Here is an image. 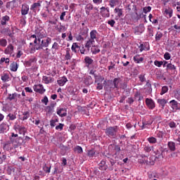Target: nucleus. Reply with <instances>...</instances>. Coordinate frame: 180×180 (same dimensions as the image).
<instances>
[{"label": "nucleus", "mask_w": 180, "mask_h": 180, "mask_svg": "<svg viewBox=\"0 0 180 180\" xmlns=\"http://www.w3.org/2000/svg\"><path fill=\"white\" fill-rule=\"evenodd\" d=\"M51 43V38L50 37L41 39L40 37H37V39H34V47L31 49V51H35V50H43V49L49 47Z\"/></svg>", "instance_id": "obj_1"}, {"label": "nucleus", "mask_w": 180, "mask_h": 180, "mask_svg": "<svg viewBox=\"0 0 180 180\" xmlns=\"http://www.w3.org/2000/svg\"><path fill=\"white\" fill-rule=\"evenodd\" d=\"M117 133V127H110L106 128L105 134L108 137H111L112 139H115L116 137V134Z\"/></svg>", "instance_id": "obj_2"}, {"label": "nucleus", "mask_w": 180, "mask_h": 180, "mask_svg": "<svg viewBox=\"0 0 180 180\" xmlns=\"http://www.w3.org/2000/svg\"><path fill=\"white\" fill-rule=\"evenodd\" d=\"M4 150L6 151H12L15 148V143L13 142V139H11V141H7L4 144Z\"/></svg>", "instance_id": "obj_3"}, {"label": "nucleus", "mask_w": 180, "mask_h": 180, "mask_svg": "<svg viewBox=\"0 0 180 180\" xmlns=\"http://www.w3.org/2000/svg\"><path fill=\"white\" fill-rule=\"evenodd\" d=\"M165 153H168L167 148L162 147L159 148L155 153L156 158H164L165 157Z\"/></svg>", "instance_id": "obj_4"}, {"label": "nucleus", "mask_w": 180, "mask_h": 180, "mask_svg": "<svg viewBox=\"0 0 180 180\" xmlns=\"http://www.w3.org/2000/svg\"><path fill=\"white\" fill-rule=\"evenodd\" d=\"M13 142L14 143V148H18V147H20V146H25V141L23 138L20 136L15 139H13Z\"/></svg>", "instance_id": "obj_5"}, {"label": "nucleus", "mask_w": 180, "mask_h": 180, "mask_svg": "<svg viewBox=\"0 0 180 180\" xmlns=\"http://www.w3.org/2000/svg\"><path fill=\"white\" fill-rule=\"evenodd\" d=\"M144 25L140 24L139 26L134 27V33L135 34H141L145 30Z\"/></svg>", "instance_id": "obj_6"}, {"label": "nucleus", "mask_w": 180, "mask_h": 180, "mask_svg": "<svg viewBox=\"0 0 180 180\" xmlns=\"http://www.w3.org/2000/svg\"><path fill=\"white\" fill-rule=\"evenodd\" d=\"M34 91L39 94H44V92H46V89H44V87L41 84L34 85Z\"/></svg>", "instance_id": "obj_7"}, {"label": "nucleus", "mask_w": 180, "mask_h": 180, "mask_svg": "<svg viewBox=\"0 0 180 180\" xmlns=\"http://www.w3.org/2000/svg\"><path fill=\"white\" fill-rule=\"evenodd\" d=\"M29 5L26 4H22L21 7V15L22 16H25V15H27V13H29Z\"/></svg>", "instance_id": "obj_8"}, {"label": "nucleus", "mask_w": 180, "mask_h": 180, "mask_svg": "<svg viewBox=\"0 0 180 180\" xmlns=\"http://www.w3.org/2000/svg\"><path fill=\"white\" fill-rule=\"evenodd\" d=\"M146 104L149 108V109H154L155 108V103L151 98L146 99Z\"/></svg>", "instance_id": "obj_9"}, {"label": "nucleus", "mask_w": 180, "mask_h": 180, "mask_svg": "<svg viewBox=\"0 0 180 180\" xmlns=\"http://www.w3.org/2000/svg\"><path fill=\"white\" fill-rule=\"evenodd\" d=\"M98 31L96 30H93L90 32V39L95 41L98 40Z\"/></svg>", "instance_id": "obj_10"}, {"label": "nucleus", "mask_w": 180, "mask_h": 180, "mask_svg": "<svg viewBox=\"0 0 180 180\" xmlns=\"http://www.w3.org/2000/svg\"><path fill=\"white\" fill-rule=\"evenodd\" d=\"M115 13H117V16L115 17V20H117L119 18H122L123 16V9L119 8H115L114 9Z\"/></svg>", "instance_id": "obj_11"}, {"label": "nucleus", "mask_w": 180, "mask_h": 180, "mask_svg": "<svg viewBox=\"0 0 180 180\" xmlns=\"http://www.w3.org/2000/svg\"><path fill=\"white\" fill-rule=\"evenodd\" d=\"M13 45H12V44H10L9 45H8V46L6 48V49L4 50V53L5 54H13Z\"/></svg>", "instance_id": "obj_12"}, {"label": "nucleus", "mask_w": 180, "mask_h": 180, "mask_svg": "<svg viewBox=\"0 0 180 180\" xmlns=\"http://www.w3.org/2000/svg\"><path fill=\"white\" fill-rule=\"evenodd\" d=\"M7 130H9V125L6 123H2L0 124V134H4Z\"/></svg>", "instance_id": "obj_13"}, {"label": "nucleus", "mask_w": 180, "mask_h": 180, "mask_svg": "<svg viewBox=\"0 0 180 180\" xmlns=\"http://www.w3.org/2000/svg\"><path fill=\"white\" fill-rule=\"evenodd\" d=\"M98 169H101V171H106L108 169V166H106L105 161L101 160V162L98 164Z\"/></svg>", "instance_id": "obj_14"}, {"label": "nucleus", "mask_w": 180, "mask_h": 180, "mask_svg": "<svg viewBox=\"0 0 180 180\" xmlns=\"http://www.w3.org/2000/svg\"><path fill=\"white\" fill-rule=\"evenodd\" d=\"M57 115L60 116V117H65L67 116V110L65 108H59L57 111Z\"/></svg>", "instance_id": "obj_15"}, {"label": "nucleus", "mask_w": 180, "mask_h": 180, "mask_svg": "<svg viewBox=\"0 0 180 180\" xmlns=\"http://www.w3.org/2000/svg\"><path fill=\"white\" fill-rule=\"evenodd\" d=\"M16 129H17V130H18L19 134H22L23 136H25V134H26V131H27V129L24 126H19L18 125L16 127Z\"/></svg>", "instance_id": "obj_16"}, {"label": "nucleus", "mask_w": 180, "mask_h": 180, "mask_svg": "<svg viewBox=\"0 0 180 180\" xmlns=\"http://www.w3.org/2000/svg\"><path fill=\"white\" fill-rule=\"evenodd\" d=\"M120 82V79L115 78L113 82H110V85H112L110 88H112L113 85H114L113 89H115V88H118Z\"/></svg>", "instance_id": "obj_17"}, {"label": "nucleus", "mask_w": 180, "mask_h": 180, "mask_svg": "<svg viewBox=\"0 0 180 180\" xmlns=\"http://www.w3.org/2000/svg\"><path fill=\"white\" fill-rule=\"evenodd\" d=\"M42 81H44V84H51L54 81V78L51 77L43 76Z\"/></svg>", "instance_id": "obj_18"}, {"label": "nucleus", "mask_w": 180, "mask_h": 180, "mask_svg": "<svg viewBox=\"0 0 180 180\" xmlns=\"http://www.w3.org/2000/svg\"><path fill=\"white\" fill-rule=\"evenodd\" d=\"M2 34H7V36H9V37H13V34L11 32V30L9 27H6L1 30Z\"/></svg>", "instance_id": "obj_19"}, {"label": "nucleus", "mask_w": 180, "mask_h": 180, "mask_svg": "<svg viewBox=\"0 0 180 180\" xmlns=\"http://www.w3.org/2000/svg\"><path fill=\"white\" fill-rule=\"evenodd\" d=\"M9 20H11V18H9L8 15H4L1 18V25L2 26H5L7 22H9Z\"/></svg>", "instance_id": "obj_20"}, {"label": "nucleus", "mask_w": 180, "mask_h": 180, "mask_svg": "<svg viewBox=\"0 0 180 180\" xmlns=\"http://www.w3.org/2000/svg\"><path fill=\"white\" fill-rule=\"evenodd\" d=\"M134 63H136V64H140V63L144 61V58L140 57V55H136L134 56Z\"/></svg>", "instance_id": "obj_21"}, {"label": "nucleus", "mask_w": 180, "mask_h": 180, "mask_svg": "<svg viewBox=\"0 0 180 180\" xmlns=\"http://www.w3.org/2000/svg\"><path fill=\"white\" fill-rule=\"evenodd\" d=\"M67 81H68V79H67V77H63L58 80V84L60 86H64Z\"/></svg>", "instance_id": "obj_22"}, {"label": "nucleus", "mask_w": 180, "mask_h": 180, "mask_svg": "<svg viewBox=\"0 0 180 180\" xmlns=\"http://www.w3.org/2000/svg\"><path fill=\"white\" fill-rule=\"evenodd\" d=\"M18 67L19 65H18L17 62H13L10 65L11 70L13 72H16V71H18Z\"/></svg>", "instance_id": "obj_23"}, {"label": "nucleus", "mask_w": 180, "mask_h": 180, "mask_svg": "<svg viewBox=\"0 0 180 180\" xmlns=\"http://www.w3.org/2000/svg\"><path fill=\"white\" fill-rule=\"evenodd\" d=\"M37 58L36 57H32L29 60L25 61V65L27 67H30L33 63H37Z\"/></svg>", "instance_id": "obj_24"}, {"label": "nucleus", "mask_w": 180, "mask_h": 180, "mask_svg": "<svg viewBox=\"0 0 180 180\" xmlns=\"http://www.w3.org/2000/svg\"><path fill=\"white\" fill-rule=\"evenodd\" d=\"M169 103L172 104V109H174L175 110H178V109H179V106L178 105V101L175 100H172Z\"/></svg>", "instance_id": "obj_25"}, {"label": "nucleus", "mask_w": 180, "mask_h": 180, "mask_svg": "<svg viewBox=\"0 0 180 180\" xmlns=\"http://www.w3.org/2000/svg\"><path fill=\"white\" fill-rule=\"evenodd\" d=\"M40 6H41V4H40V1H38L37 3H34L31 7H30V10L33 11V12H36V8H39Z\"/></svg>", "instance_id": "obj_26"}, {"label": "nucleus", "mask_w": 180, "mask_h": 180, "mask_svg": "<svg viewBox=\"0 0 180 180\" xmlns=\"http://www.w3.org/2000/svg\"><path fill=\"white\" fill-rule=\"evenodd\" d=\"M91 52L92 54H98V53H101V49L96 46H93L91 49Z\"/></svg>", "instance_id": "obj_27"}, {"label": "nucleus", "mask_w": 180, "mask_h": 180, "mask_svg": "<svg viewBox=\"0 0 180 180\" xmlns=\"http://www.w3.org/2000/svg\"><path fill=\"white\" fill-rule=\"evenodd\" d=\"M9 79H11L9 75H8L6 73H4L1 75V80L3 81V82H8Z\"/></svg>", "instance_id": "obj_28"}, {"label": "nucleus", "mask_w": 180, "mask_h": 180, "mask_svg": "<svg viewBox=\"0 0 180 180\" xmlns=\"http://www.w3.org/2000/svg\"><path fill=\"white\" fill-rule=\"evenodd\" d=\"M94 43H95V41H94L93 39H89L86 41V44H85L86 49H88V50H89V49H91V46L93 44H94Z\"/></svg>", "instance_id": "obj_29"}, {"label": "nucleus", "mask_w": 180, "mask_h": 180, "mask_svg": "<svg viewBox=\"0 0 180 180\" xmlns=\"http://www.w3.org/2000/svg\"><path fill=\"white\" fill-rule=\"evenodd\" d=\"M167 146H168L170 151H175L176 148H175V143L174 142L169 141V142H168Z\"/></svg>", "instance_id": "obj_30"}, {"label": "nucleus", "mask_w": 180, "mask_h": 180, "mask_svg": "<svg viewBox=\"0 0 180 180\" xmlns=\"http://www.w3.org/2000/svg\"><path fill=\"white\" fill-rule=\"evenodd\" d=\"M94 78H95V83L98 84L102 82L104 79V78L102 76H98L96 75H94Z\"/></svg>", "instance_id": "obj_31"}, {"label": "nucleus", "mask_w": 180, "mask_h": 180, "mask_svg": "<svg viewBox=\"0 0 180 180\" xmlns=\"http://www.w3.org/2000/svg\"><path fill=\"white\" fill-rule=\"evenodd\" d=\"M56 30L59 32V33H61L62 32H65V26L62 25L61 24L60 25H57L56 27Z\"/></svg>", "instance_id": "obj_32"}, {"label": "nucleus", "mask_w": 180, "mask_h": 180, "mask_svg": "<svg viewBox=\"0 0 180 180\" xmlns=\"http://www.w3.org/2000/svg\"><path fill=\"white\" fill-rule=\"evenodd\" d=\"M96 153V150H95V149H91L90 150H88L87 155L90 158H92L93 157H95Z\"/></svg>", "instance_id": "obj_33"}, {"label": "nucleus", "mask_w": 180, "mask_h": 180, "mask_svg": "<svg viewBox=\"0 0 180 180\" xmlns=\"http://www.w3.org/2000/svg\"><path fill=\"white\" fill-rule=\"evenodd\" d=\"M158 103H159V105H160L162 108H164V106H165V105H167V100H165V98H162V99H158Z\"/></svg>", "instance_id": "obj_34"}, {"label": "nucleus", "mask_w": 180, "mask_h": 180, "mask_svg": "<svg viewBox=\"0 0 180 180\" xmlns=\"http://www.w3.org/2000/svg\"><path fill=\"white\" fill-rule=\"evenodd\" d=\"M84 61H85V63L88 64L89 65H91V64H92L94 63V60L89 56H86L84 58Z\"/></svg>", "instance_id": "obj_35"}, {"label": "nucleus", "mask_w": 180, "mask_h": 180, "mask_svg": "<svg viewBox=\"0 0 180 180\" xmlns=\"http://www.w3.org/2000/svg\"><path fill=\"white\" fill-rule=\"evenodd\" d=\"M30 117V112L29 111H26L23 112L22 120H27Z\"/></svg>", "instance_id": "obj_36"}, {"label": "nucleus", "mask_w": 180, "mask_h": 180, "mask_svg": "<svg viewBox=\"0 0 180 180\" xmlns=\"http://www.w3.org/2000/svg\"><path fill=\"white\" fill-rule=\"evenodd\" d=\"M7 44H8V41H6V39H0V46H1V47H6Z\"/></svg>", "instance_id": "obj_37"}, {"label": "nucleus", "mask_w": 180, "mask_h": 180, "mask_svg": "<svg viewBox=\"0 0 180 180\" xmlns=\"http://www.w3.org/2000/svg\"><path fill=\"white\" fill-rule=\"evenodd\" d=\"M166 70H176V67H175V65H172V63H168L167 65V68Z\"/></svg>", "instance_id": "obj_38"}, {"label": "nucleus", "mask_w": 180, "mask_h": 180, "mask_svg": "<svg viewBox=\"0 0 180 180\" xmlns=\"http://www.w3.org/2000/svg\"><path fill=\"white\" fill-rule=\"evenodd\" d=\"M65 60H71V53H70V49H66Z\"/></svg>", "instance_id": "obj_39"}, {"label": "nucleus", "mask_w": 180, "mask_h": 180, "mask_svg": "<svg viewBox=\"0 0 180 180\" xmlns=\"http://www.w3.org/2000/svg\"><path fill=\"white\" fill-rule=\"evenodd\" d=\"M148 141L150 143V144H155V143H157V139L154 138V137H149L148 139Z\"/></svg>", "instance_id": "obj_40"}, {"label": "nucleus", "mask_w": 180, "mask_h": 180, "mask_svg": "<svg viewBox=\"0 0 180 180\" xmlns=\"http://www.w3.org/2000/svg\"><path fill=\"white\" fill-rule=\"evenodd\" d=\"M16 96H18V94L16 93H14L13 94H8V97L7 98V99H8L9 101H13V99H15Z\"/></svg>", "instance_id": "obj_41"}, {"label": "nucleus", "mask_w": 180, "mask_h": 180, "mask_svg": "<svg viewBox=\"0 0 180 180\" xmlns=\"http://www.w3.org/2000/svg\"><path fill=\"white\" fill-rule=\"evenodd\" d=\"M75 151H77V153L79 154H82V153H84V150H82V147L79 146H77L75 148Z\"/></svg>", "instance_id": "obj_42"}, {"label": "nucleus", "mask_w": 180, "mask_h": 180, "mask_svg": "<svg viewBox=\"0 0 180 180\" xmlns=\"http://www.w3.org/2000/svg\"><path fill=\"white\" fill-rule=\"evenodd\" d=\"M167 92H168V86H164L162 87L160 95H164V94H167Z\"/></svg>", "instance_id": "obj_43"}, {"label": "nucleus", "mask_w": 180, "mask_h": 180, "mask_svg": "<svg viewBox=\"0 0 180 180\" xmlns=\"http://www.w3.org/2000/svg\"><path fill=\"white\" fill-rule=\"evenodd\" d=\"M154 148L153 146H146L144 147L143 150L146 153H150Z\"/></svg>", "instance_id": "obj_44"}, {"label": "nucleus", "mask_w": 180, "mask_h": 180, "mask_svg": "<svg viewBox=\"0 0 180 180\" xmlns=\"http://www.w3.org/2000/svg\"><path fill=\"white\" fill-rule=\"evenodd\" d=\"M165 13L169 15V18H172V9H165Z\"/></svg>", "instance_id": "obj_45"}, {"label": "nucleus", "mask_w": 180, "mask_h": 180, "mask_svg": "<svg viewBox=\"0 0 180 180\" xmlns=\"http://www.w3.org/2000/svg\"><path fill=\"white\" fill-rule=\"evenodd\" d=\"M162 38V33L158 32L155 35L156 41H159V40H161Z\"/></svg>", "instance_id": "obj_46"}, {"label": "nucleus", "mask_w": 180, "mask_h": 180, "mask_svg": "<svg viewBox=\"0 0 180 180\" xmlns=\"http://www.w3.org/2000/svg\"><path fill=\"white\" fill-rule=\"evenodd\" d=\"M57 122H58V119L51 120H50V126H51V127H56V123H57Z\"/></svg>", "instance_id": "obj_47"}, {"label": "nucleus", "mask_w": 180, "mask_h": 180, "mask_svg": "<svg viewBox=\"0 0 180 180\" xmlns=\"http://www.w3.org/2000/svg\"><path fill=\"white\" fill-rule=\"evenodd\" d=\"M9 58H1L0 60V65L2 64V63H6V64H9Z\"/></svg>", "instance_id": "obj_48"}, {"label": "nucleus", "mask_w": 180, "mask_h": 180, "mask_svg": "<svg viewBox=\"0 0 180 180\" xmlns=\"http://www.w3.org/2000/svg\"><path fill=\"white\" fill-rule=\"evenodd\" d=\"M108 25H110L111 27H115V25H116V21H115V20H110L108 21Z\"/></svg>", "instance_id": "obj_49"}, {"label": "nucleus", "mask_w": 180, "mask_h": 180, "mask_svg": "<svg viewBox=\"0 0 180 180\" xmlns=\"http://www.w3.org/2000/svg\"><path fill=\"white\" fill-rule=\"evenodd\" d=\"M146 86L148 87V94H150V92H153V89L151 88V84L150 82H146Z\"/></svg>", "instance_id": "obj_50"}, {"label": "nucleus", "mask_w": 180, "mask_h": 180, "mask_svg": "<svg viewBox=\"0 0 180 180\" xmlns=\"http://www.w3.org/2000/svg\"><path fill=\"white\" fill-rule=\"evenodd\" d=\"M143 13H147L148 12H151V6L144 7L143 8Z\"/></svg>", "instance_id": "obj_51"}, {"label": "nucleus", "mask_w": 180, "mask_h": 180, "mask_svg": "<svg viewBox=\"0 0 180 180\" xmlns=\"http://www.w3.org/2000/svg\"><path fill=\"white\" fill-rule=\"evenodd\" d=\"M163 63L162 60H155L154 61V65H156V67H161Z\"/></svg>", "instance_id": "obj_52"}, {"label": "nucleus", "mask_w": 180, "mask_h": 180, "mask_svg": "<svg viewBox=\"0 0 180 180\" xmlns=\"http://www.w3.org/2000/svg\"><path fill=\"white\" fill-rule=\"evenodd\" d=\"M52 49L53 50H58V49H60V45H58V43L54 42L52 45Z\"/></svg>", "instance_id": "obj_53"}, {"label": "nucleus", "mask_w": 180, "mask_h": 180, "mask_svg": "<svg viewBox=\"0 0 180 180\" xmlns=\"http://www.w3.org/2000/svg\"><path fill=\"white\" fill-rule=\"evenodd\" d=\"M168 124H169V127L171 129H176V124L174 122L172 121Z\"/></svg>", "instance_id": "obj_54"}, {"label": "nucleus", "mask_w": 180, "mask_h": 180, "mask_svg": "<svg viewBox=\"0 0 180 180\" xmlns=\"http://www.w3.org/2000/svg\"><path fill=\"white\" fill-rule=\"evenodd\" d=\"M7 117H9V120H15V119H16V115L10 113L7 115Z\"/></svg>", "instance_id": "obj_55"}, {"label": "nucleus", "mask_w": 180, "mask_h": 180, "mask_svg": "<svg viewBox=\"0 0 180 180\" xmlns=\"http://www.w3.org/2000/svg\"><path fill=\"white\" fill-rule=\"evenodd\" d=\"M110 6H111V8H115V6L116 5V3L117 2V1L116 0H110Z\"/></svg>", "instance_id": "obj_56"}, {"label": "nucleus", "mask_w": 180, "mask_h": 180, "mask_svg": "<svg viewBox=\"0 0 180 180\" xmlns=\"http://www.w3.org/2000/svg\"><path fill=\"white\" fill-rule=\"evenodd\" d=\"M165 60H170L171 59V54L168 52H166L164 55Z\"/></svg>", "instance_id": "obj_57"}, {"label": "nucleus", "mask_w": 180, "mask_h": 180, "mask_svg": "<svg viewBox=\"0 0 180 180\" xmlns=\"http://www.w3.org/2000/svg\"><path fill=\"white\" fill-rule=\"evenodd\" d=\"M63 127L64 124L59 123V124L56 127V130H63Z\"/></svg>", "instance_id": "obj_58"}, {"label": "nucleus", "mask_w": 180, "mask_h": 180, "mask_svg": "<svg viewBox=\"0 0 180 180\" xmlns=\"http://www.w3.org/2000/svg\"><path fill=\"white\" fill-rule=\"evenodd\" d=\"M42 103H44V105H47L49 103V98H47L46 96L44 97V98L41 100Z\"/></svg>", "instance_id": "obj_59"}, {"label": "nucleus", "mask_w": 180, "mask_h": 180, "mask_svg": "<svg viewBox=\"0 0 180 180\" xmlns=\"http://www.w3.org/2000/svg\"><path fill=\"white\" fill-rule=\"evenodd\" d=\"M96 89H98V91L103 89V85L102 84V83H97Z\"/></svg>", "instance_id": "obj_60"}, {"label": "nucleus", "mask_w": 180, "mask_h": 180, "mask_svg": "<svg viewBox=\"0 0 180 180\" xmlns=\"http://www.w3.org/2000/svg\"><path fill=\"white\" fill-rule=\"evenodd\" d=\"M50 169H51V166H50L49 167H47V166H44V172H46V173H50Z\"/></svg>", "instance_id": "obj_61"}, {"label": "nucleus", "mask_w": 180, "mask_h": 180, "mask_svg": "<svg viewBox=\"0 0 180 180\" xmlns=\"http://www.w3.org/2000/svg\"><path fill=\"white\" fill-rule=\"evenodd\" d=\"M139 81H141V82H146V77L144 75H139Z\"/></svg>", "instance_id": "obj_62"}, {"label": "nucleus", "mask_w": 180, "mask_h": 180, "mask_svg": "<svg viewBox=\"0 0 180 180\" xmlns=\"http://www.w3.org/2000/svg\"><path fill=\"white\" fill-rule=\"evenodd\" d=\"M86 9H87V11H92V9H94V5L91 4H87L86 6Z\"/></svg>", "instance_id": "obj_63"}, {"label": "nucleus", "mask_w": 180, "mask_h": 180, "mask_svg": "<svg viewBox=\"0 0 180 180\" xmlns=\"http://www.w3.org/2000/svg\"><path fill=\"white\" fill-rule=\"evenodd\" d=\"M49 9H47V12H42L41 13V16H42V18H47V16H49Z\"/></svg>", "instance_id": "obj_64"}]
</instances>
